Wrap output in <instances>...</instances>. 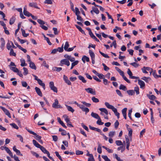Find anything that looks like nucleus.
I'll return each mask as SVG.
<instances>
[{
    "instance_id": "obj_1",
    "label": "nucleus",
    "mask_w": 161,
    "mask_h": 161,
    "mask_svg": "<svg viewBox=\"0 0 161 161\" xmlns=\"http://www.w3.org/2000/svg\"><path fill=\"white\" fill-rule=\"evenodd\" d=\"M54 102L52 104V107L55 108H62V107L58 104V101L57 99H55Z\"/></svg>"
},
{
    "instance_id": "obj_2",
    "label": "nucleus",
    "mask_w": 161,
    "mask_h": 161,
    "mask_svg": "<svg viewBox=\"0 0 161 161\" xmlns=\"http://www.w3.org/2000/svg\"><path fill=\"white\" fill-rule=\"evenodd\" d=\"M49 86L51 89L54 92L57 93L58 90L57 88L54 86V83L53 81H51L49 83Z\"/></svg>"
},
{
    "instance_id": "obj_3",
    "label": "nucleus",
    "mask_w": 161,
    "mask_h": 161,
    "mask_svg": "<svg viewBox=\"0 0 161 161\" xmlns=\"http://www.w3.org/2000/svg\"><path fill=\"white\" fill-rule=\"evenodd\" d=\"M63 64L66 65L68 66L70 65V63L67 59H63L60 61V63L59 65L61 66H62Z\"/></svg>"
},
{
    "instance_id": "obj_4",
    "label": "nucleus",
    "mask_w": 161,
    "mask_h": 161,
    "mask_svg": "<svg viewBox=\"0 0 161 161\" xmlns=\"http://www.w3.org/2000/svg\"><path fill=\"white\" fill-rule=\"evenodd\" d=\"M85 90L88 93H91L93 95H96V92L94 89L91 88H88L85 89Z\"/></svg>"
},
{
    "instance_id": "obj_5",
    "label": "nucleus",
    "mask_w": 161,
    "mask_h": 161,
    "mask_svg": "<svg viewBox=\"0 0 161 161\" xmlns=\"http://www.w3.org/2000/svg\"><path fill=\"white\" fill-rule=\"evenodd\" d=\"M27 130L30 134H32L34 135V136H35L36 137V139H41V138H42L41 136L37 135L36 133H35L34 132H33L31 130L29 129H27Z\"/></svg>"
},
{
    "instance_id": "obj_6",
    "label": "nucleus",
    "mask_w": 161,
    "mask_h": 161,
    "mask_svg": "<svg viewBox=\"0 0 161 161\" xmlns=\"http://www.w3.org/2000/svg\"><path fill=\"white\" fill-rule=\"evenodd\" d=\"M63 79L65 82L69 85H71V83L70 80H69L67 77L65 75H64L63 76Z\"/></svg>"
},
{
    "instance_id": "obj_7",
    "label": "nucleus",
    "mask_w": 161,
    "mask_h": 161,
    "mask_svg": "<svg viewBox=\"0 0 161 161\" xmlns=\"http://www.w3.org/2000/svg\"><path fill=\"white\" fill-rule=\"evenodd\" d=\"M137 81H138V84L140 86V87L141 88H142L145 86L144 82L140 79H138Z\"/></svg>"
},
{
    "instance_id": "obj_8",
    "label": "nucleus",
    "mask_w": 161,
    "mask_h": 161,
    "mask_svg": "<svg viewBox=\"0 0 161 161\" xmlns=\"http://www.w3.org/2000/svg\"><path fill=\"white\" fill-rule=\"evenodd\" d=\"M35 90L37 94L40 97H42V95L40 89L37 87H35Z\"/></svg>"
},
{
    "instance_id": "obj_9",
    "label": "nucleus",
    "mask_w": 161,
    "mask_h": 161,
    "mask_svg": "<svg viewBox=\"0 0 161 161\" xmlns=\"http://www.w3.org/2000/svg\"><path fill=\"white\" fill-rule=\"evenodd\" d=\"M13 149L14 151L16 153L17 155H20L21 156H23L22 154L21 153L20 151L16 149L15 146H14L13 147Z\"/></svg>"
},
{
    "instance_id": "obj_10",
    "label": "nucleus",
    "mask_w": 161,
    "mask_h": 161,
    "mask_svg": "<svg viewBox=\"0 0 161 161\" xmlns=\"http://www.w3.org/2000/svg\"><path fill=\"white\" fill-rule=\"evenodd\" d=\"M127 110V108H125L123 109L122 110V114L124 117V118L125 119H126V111Z\"/></svg>"
},
{
    "instance_id": "obj_11",
    "label": "nucleus",
    "mask_w": 161,
    "mask_h": 161,
    "mask_svg": "<svg viewBox=\"0 0 161 161\" xmlns=\"http://www.w3.org/2000/svg\"><path fill=\"white\" fill-rule=\"evenodd\" d=\"M4 149L11 157H13V154L12 153L8 147H4Z\"/></svg>"
},
{
    "instance_id": "obj_12",
    "label": "nucleus",
    "mask_w": 161,
    "mask_h": 161,
    "mask_svg": "<svg viewBox=\"0 0 161 161\" xmlns=\"http://www.w3.org/2000/svg\"><path fill=\"white\" fill-rule=\"evenodd\" d=\"M89 128L92 130L96 131L100 133H102V131L99 128L93 127L91 126H89Z\"/></svg>"
},
{
    "instance_id": "obj_13",
    "label": "nucleus",
    "mask_w": 161,
    "mask_h": 161,
    "mask_svg": "<svg viewBox=\"0 0 161 161\" xmlns=\"http://www.w3.org/2000/svg\"><path fill=\"white\" fill-rule=\"evenodd\" d=\"M91 115L92 117H93L95 119H100V117L99 116V115L95 113H94L93 112H92V113L91 114Z\"/></svg>"
},
{
    "instance_id": "obj_14",
    "label": "nucleus",
    "mask_w": 161,
    "mask_h": 161,
    "mask_svg": "<svg viewBox=\"0 0 161 161\" xmlns=\"http://www.w3.org/2000/svg\"><path fill=\"white\" fill-rule=\"evenodd\" d=\"M38 83L40 86H42L43 89L45 90V84L41 80H38L37 81Z\"/></svg>"
},
{
    "instance_id": "obj_15",
    "label": "nucleus",
    "mask_w": 161,
    "mask_h": 161,
    "mask_svg": "<svg viewBox=\"0 0 161 161\" xmlns=\"http://www.w3.org/2000/svg\"><path fill=\"white\" fill-rule=\"evenodd\" d=\"M82 60L84 63H85V60L87 62H88L90 61L89 58L85 55L83 56Z\"/></svg>"
},
{
    "instance_id": "obj_16",
    "label": "nucleus",
    "mask_w": 161,
    "mask_h": 161,
    "mask_svg": "<svg viewBox=\"0 0 161 161\" xmlns=\"http://www.w3.org/2000/svg\"><path fill=\"white\" fill-rule=\"evenodd\" d=\"M32 142L34 145L38 148H40L42 146L35 140H33Z\"/></svg>"
},
{
    "instance_id": "obj_17",
    "label": "nucleus",
    "mask_w": 161,
    "mask_h": 161,
    "mask_svg": "<svg viewBox=\"0 0 161 161\" xmlns=\"http://www.w3.org/2000/svg\"><path fill=\"white\" fill-rule=\"evenodd\" d=\"M29 66L30 67L33 69H34L35 70H36V66L35 65V64H34L33 62H30V63H29Z\"/></svg>"
},
{
    "instance_id": "obj_18",
    "label": "nucleus",
    "mask_w": 161,
    "mask_h": 161,
    "mask_svg": "<svg viewBox=\"0 0 161 161\" xmlns=\"http://www.w3.org/2000/svg\"><path fill=\"white\" fill-rule=\"evenodd\" d=\"M147 96L148 97L149 99L151 100H154L156 99V97L153 95H150L147 94Z\"/></svg>"
},
{
    "instance_id": "obj_19",
    "label": "nucleus",
    "mask_w": 161,
    "mask_h": 161,
    "mask_svg": "<svg viewBox=\"0 0 161 161\" xmlns=\"http://www.w3.org/2000/svg\"><path fill=\"white\" fill-rule=\"evenodd\" d=\"M99 110L102 112L104 113L106 115H108V112L107 110L104 108H101L99 109Z\"/></svg>"
},
{
    "instance_id": "obj_20",
    "label": "nucleus",
    "mask_w": 161,
    "mask_h": 161,
    "mask_svg": "<svg viewBox=\"0 0 161 161\" xmlns=\"http://www.w3.org/2000/svg\"><path fill=\"white\" fill-rule=\"evenodd\" d=\"M57 120L59 124H60L64 127L65 128H67L66 126L64 125L63 122L61 121L60 118L59 117H58L57 118Z\"/></svg>"
},
{
    "instance_id": "obj_21",
    "label": "nucleus",
    "mask_w": 161,
    "mask_h": 161,
    "mask_svg": "<svg viewBox=\"0 0 161 161\" xmlns=\"http://www.w3.org/2000/svg\"><path fill=\"white\" fill-rule=\"evenodd\" d=\"M0 40L1 42V47L2 49H3L5 44V42L3 38H1Z\"/></svg>"
},
{
    "instance_id": "obj_22",
    "label": "nucleus",
    "mask_w": 161,
    "mask_h": 161,
    "mask_svg": "<svg viewBox=\"0 0 161 161\" xmlns=\"http://www.w3.org/2000/svg\"><path fill=\"white\" fill-rule=\"evenodd\" d=\"M89 53L91 57V59L95 58V54L92 50H89Z\"/></svg>"
},
{
    "instance_id": "obj_23",
    "label": "nucleus",
    "mask_w": 161,
    "mask_h": 161,
    "mask_svg": "<svg viewBox=\"0 0 161 161\" xmlns=\"http://www.w3.org/2000/svg\"><path fill=\"white\" fill-rule=\"evenodd\" d=\"M65 105L66 106V107H67L68 110L69 111H70V112H71L72 113H73L74 112V111H75L74 109H73L72 108V107H71V106H68V105H67L66 104H65Z\"/></svg>"
},
{
    "instance_id": "obj_24",
    "label": "nucleus",
    "mask_w": 161,
    "mask_h": 161,
    "mask_svg": "<svg viewBox=\"0 0 161 161\" xmlns=\"http://www.w3.org/2000/svg\"><path fill=\"white\" fill-rule=\"evenodd\" d=\"M75 27H76V28L78 29V30L82 34H84L85 35V32L84 30L82 29L81 28L80 26H79L77 25H75Z\"/></svg>"
},
{
    "instance_id": "obj_25",
    "label": "nucleus",
    "mask_w": 161,
    "mask_h": 161,
    "mask_svg": "<svg viewBox=\"0 0 161 161\" xmlns=\"http://www.w3.org/2000/svg\"><path fill=\"white\" fill-rule=\"evenodd\" d=\"M29 6L31 7H34L36 8H39L37 6V4L36 3H30L29 4Z\"/></svg>"
},
{
    "instance_id": "obj_26",
    "label": "nucleus",
    "mask_w": 161,
    "mask_h": 161,
    "mask_svg": "<svg viewBox=\"0 0 161 161\" xmlns=\"http://www.w3.org/2000/svg\"><path fill=\"white\" fill-rule=\"evenodd\" d=\"M15 20V18L14 16H12L11 18H10L9 21V24L10 25H12L13 24Z\"/></svg>"
},
{
    "instance_id": "obj_27",
    "label": "nucleus",
    "mask_w": 161,
    "mask_h": 161,
    "mask_svg": "<svg viewBox=\"0 0 161 161\" xmlns=\"http://www.w3.org/2000/svg\"><path fill=\"white\" fill-rule=\"evenodd\" d=\"M92 9L93 10L94 12L96 14H98L99 13V11L98 9L95 7H92Z\"/></svg>"
},
{
    "instance_id": "obj_28",
    "label": "nucleus",
    "mask_w": 161,
    "mask_h": 161,
    "mask_svg": "<svg viewBox=\"0 0 161 161\" xmlns=\"http://www.w3.org/2000/svg\"><path fill=\"white\" fill-rule=\"evenodd\" d=\"M10 69L14 72L16 73L19 71V69L16 67H10Z\"/></svg>"
},
{
    "instance_id": "obj_29",
    "label": "nucleus",
    "mask_w": 161,
    "mask_h": 161,
    "mask_svg": "<svg viewBox=\"0 0 161 161\" xmlns=\"http://www.w3.org/2000/svg\"><path fill=\"white\" fill-rule=\"evenodd\" d=\"M127 92L129 95H133L135 94V92L133 90H128Z\"/></svg>"
},
{
    "instance_id": "obj_30",
    "label": "nucleus",
    "mask_w": 161,
    "mask_h": 161,
    "mask_svg": "<svg viewBox=\"0 0 161 161\" xmlns=\"http://www.w3.org/2000/svg\"><path fill=\"white\" fill-rule=\"evenodd\" d=\"M132 112V109H130L129 110V112L128 113V116L129 117L130 119H131L132 121H134L135 122L134 120L132 119L131 116V114Z\"/></svg>"
},
{
    "instance_id": "obj_31",
    "label": "nucleus",
    "mask_w": 161,
    "mask_h": 161,
    "mask_svg": "<svg viewBox=\"0 0 161 161\" xmlns=\"http://www.w3.org/2000/svg\"><path fill=\"white\" fill-rule=\"evenodd\" d=\"M78 78L79 79L81 80L83 83H85L86 82V81L85 80V78L83 76L80 75L78 76Z\"/></svg>"
},
{
    "instance_id": "obj_32",
    "label": "nucleus",
    "mask_w": 161,
    "mask_h": 161,
    "mask_svg": "<svg viewBox=\"0 0 161 161\" xmlns=\"http://www.w3.org/2000/svg\"><path fill=\"white\" fill-rule=\"evenodd\" d=\"M141 79L145 81L146 82H148V81L151 80V79L150 77H147L145 76L141 78Z\"/></svg>"
},
{
    "instance_id": "obj_33",
    "label": "nucleus",
    "mask_w": 161,
    "mask_h": 161,
    "mask_svg": "<svg viewBox=\"0 0 161 161\" xmlns=\"http://www.w3.org/2000/svg\"><path fill=\"white\" fill-rule=\"evenodd\" d=\"M20 61L21 62V66L22 67H24L26 66V64L25 63V60L24 59H21L20 60Z\"/></svg>"
},
{
    "instance_id": "obj_34",
    "label": "nucleus",
    "mask_w": 161,
    "mask_h": 161,
    "mask_svg": "<svg viewBox=\"0 0 161 161\" xmlns=\"http://www.w3.org/2000/svg\"><path fill=\"white\" fill-rule=\"evenodd\" d=\"M139 88L138 86H136L134 87V91L136 92V95H138L140 93V92L139 91Z\"/></svg>"
},
{
    "instance_id": "obj_35",
    "label": "nucleus",
    "mask_w": 161,
    "mask_h": 161,
    "mask_svg": "<svg viewBox=\"0 0 161 161\" xmlns=\"http://www.w3.org/2000/svg\"><path fill=\"white\" fill-rule=\"evenodd\" d=\"M10 50V52L9 53V55L10 56H16V54L14 52L13 49L12 48H11Z\"/></svg>"
},
{
    "instance_id": "obj_36",
    "label": "nucleus",
    "mask_w": 161,
    "mask_h": 161,
    "mask_svg": "<svg viewBox=\"0 0 161 161\" xmlns=\"http://www.w3.org/2000/svg\"><path fill=\"white\" fill-rule=\"evenodd\" d=\"M97 151L98 153L100 154L102 152L101 145L100 144H98Z\"/></svg>"
},
{
    "instance_id": "obj_37",
    "label": "nucleus",
    "mask_w": 161,
    "mask_h": 161,
    "mask_svg": "<svg viewBox=\"0 0 161 161\" xmlns=\"http://www.w3.org/2000/svg\"><path fill=\"white\" fill-rule=\"evenodd\" d=\"M22 36L24 37H26L29 35V34H26L25 30L21 29Z\"/></svg>"
},
{
    "instance_id": "obj_38",
    "label": "nucleus",
    "mask_w": 161,
    "mask_h": 161,
    "mask_svg": "<svg viewBox=\"0 0 161 161\" xmlns=\"http://www.w3.org/2000/svg\"><path fill=\"white\" fill-rule=\"evenodd\" d=\"M105 105L108 108L111 109L113 106L110 105L109 103L107 102L105 103Z\"/></svg>"
},
{
    "instance_id": "obj_39",
    "label": "nucleus",
    "mask_w": 161,
    "mask_h": 161,
    "mask_svg": "<svg viewBox=\"0 0 161 161\" xmlns=\"http://www.w3.org/2000/svg\"><path fill=\"white\" fill-rule=\"evenodd\" d=\"M11 41H8V42L7 44V48L8 50H10L11 47Z\"/></svg>"
},
{
    "instance_id": "obj_40",
    "label": "nucleus",
    "mask_w": 161,
    "mask_h": 161,
    "mask_svg": "<svg viewBox=\"0 0 161 161\" xmlns=\"http://www.w3.org/2000/svg\"><path fill=\"white\" fill-rule=\"evenodd\" d=\"M92 101L95 103H97L99 102V99L96 98L95 97H93L92 98Z\"/></svg>"
},
{
    "instance_id": "obj_41",
    "label": "nucleus",
    "mask_w": 161,
    "mask_h": 161,
    "mask_svg": "<svg viewBox=\"0 0 161 161\" xmlns=\"http://www.w3.org/2000/svg\"><path fill=\"white\" fill-rule=\"evenodd\" d=\"M69 46V44L68 42H66L65 43V45L64 47V50L66 51L68 48Z\"/></svg>"
},
{
    "instance_id": "obj_42",
    "label": "nucleus",
    "mask_w": 161,
    "mask_h": 161,
    "mask_svg": "<svg viewBox=\"0 0 161 161\" xmlns=\"http://www.w3.org/2000/svg\"><path fill=\"white\" fill-rule=\"evenodd\" d=\"M119 89L120 90H122L124 91H125L127 90L126 87L124 85L121 84L119 86Z\"/></svg>"
},
{
    "instance_id": "obj_43",
    "label": "nucleus",
    "mask_w": 161,
    "mask_h": 161,
    "mask_svg": "<svg viewBox=\"0 0 161 161\" xmlns=\"http://www.w3.org/2000/svg\"><path fill=\"white\" fill-rule=\"evenodd\" d=\"M63 45L64 44H63L61 47H58L57 49L58 51L60 53H62L63 51Z\"/></svg>"
},
{
    "instance_id": "obj_44",
    "label": "nucleus",
    "mask_w": 161,
    "mask_h": 161,
    "mask_svg": "<svg viewBox=\"0 0 161 161\" xmlns=\"http://www.w3.org/2000/svg\"><path fill=\"white\" fill-rule=\"evenodd\" d=\"M81 103L86 107H90L91 106V104L89 103H86L85 101H82Z\"/></svg>"
},
{
    "instance_id": "obj_45",
    "label": "nucleus",
    "mask_w": 161,
    "mask_h": 161,
    "mask_svg": "<svg viewBox=\"0 0 161 161\" xmlns=\"http://www.w3.org/2000/svg\"><path fill=\"white\" fill-rule=\"evenodd\" d=\"M40 149L44 153H46L48 151L43 147L42 146L41 147Z\"/></svg>"
},
{
    "instance_id": "obj_46",
    "label": "nucleus",
    "mask_w": 161,
    "mask_h": 161,
    "mask_svg": "<svg viewBox=\"0 0 161 161\" xmlns=\"http://www.w3.org/2000/svg\"><path fill=\"white\" fill-rule=\"evenodd\" d=\"M115 69H119V70H118V71L120 75H121L122 76L124 75V72L121 70L120 69H119L118 67H115Z\"/></svg>"
},
{
    "instance_id": "obj_47",
    "label": "nucleus",
    "mask_w": 161,
    "mask_h": 161,
    "mask_svg": "<svg viewBox=\"0 0 161 161\" xmlns=\"http://www.w3.org/2000/svg\"><path fill=\"white\" fill-rule=\"evenodd\" d=\"M23 69L24 71V72L23 73L24 75H26L28 73V71L27 69L26 68L24 67L23 68Z\"/></svg>"
},
{
    "instance_id": "obj_48",
    "label": "nucleus",
    "mask_w": 161,
    "mask_h": 161,
    "mask_svg": "<svg viewBox=\"0 0 161 161\" xmlns=\"http://www.w3.org/2000/svg\"><path fill=\"white\" fill-rule=\"evenodd\" d=\"M37 21L41 25H44L45 24L44 21L40 19H38Z\"/></svg>"
},
{
    "instance_id": "obj_49",
    "label": "nucleus",
    "mask_w": 161,
    "mask_h": 161,
    "mask_svg": "<svg viewBox=\"0 0 161 161\" xmlns=\"http://www.w3.org/2000/svg\"><path fill=\"white\" fill-rule=\"evenodd\" d=\"M98 120L97 121V124L98 125H102L104 123L103 122H102L101 121V118H100V119H97Z\"/></svg>"
},
{
    "instance_id": "obj_50",
    "label": "nucleus",
    "mask_w": 161,
    "mask_h": 161,
    "mask_svg": "<svg viewBox=\"0 0 161 161\" xmlns=\"http://www.w3.org/2000/svg\"><path fill=\"white\" fill-rule=\"evenodd\" d=\"M18 41L20 42L21 44H23L25 42H26L27 41L26 40H23L21 39L19 37L17 38Z\"/></svg>"
},
{
    "instance_id": "obj_51",
    "label": "nucleus",
    "mask_w": 161,
    "mask_h": 161,
    "mask_svg": "<svg viewBox=\"0 0 161 161\" xmlns=\"http://www.w3.org/2000/svg\"><path fill=\"white\" fill-rule=\"evenodd\" d=\"M99 52L100 53V54L101 55H102L104 57H105V58H109V56L107 54H105L102 53L100 51H99Z\"/></svg>"
},
{
    "instance_id": "obj_52",
    "label": "nucleus",
    "mask_w": 161,
    "mask_h": 161,
    "mask_svg": "<svg viewBox=\"0 0 161 161\" xmlns=\"http://www.w3.org/2000/svg\"><path fill=\"white\" fill-rule=\"evenodd\" d=\"M115 131H110L109 133L108 136L111 137H112L115 135Z\"/></svg>"
},
{
    "instance_id": "obj_53",
    "label": "nucleus",
    "mask_w": 161,
    "mask_h": 161,
    "mask_svg": "<svg viewBox=\"0 0 161 161\" xmlns=\"http://www.w3.org/2000/svg\"><path fill=\"white\" fill-rule=\"evenodd\" d=\"M132 66L135 68H136L139 66V64L136 63V62H133L130 64Z\"/></svg>"
},
{
    "instance_id": "obj_54",
    "label": "nucleus",
    "mask_w": 161,
    "mask_h": 161,
    "mask_svg": "<svg viewBox=\"0 0 161 161\" xmlns=\"http://www.w3.org/2000/svg\"><path fill=\"white\" fill-rule=\"evenodd\" d=\"M102 157L105 161H111L107 156L102 155Z\"/></svg>"
},
{
    "instance_id": "obj_55",
    "label": "nucleus",
    "mask_w": 161,
    "mask_h": 161,
    "mask_svg": "<svg viewBox=\"0 0 161 161\" xmlns=\"http://www.w3.org/2000/svg\"><path fill=\"white\" fill-rule=\"evenodd\" d=\"M53 0H45L44 3L52 4L53 3Z\"/></svg>"
},
{
    "instance_id": "obj_56",
    "label": "nucleus",
    "mask_w": 161,
    "mask_h": 161,
    "mask_svg": "<svg viewBox=\"0 0 161 161\" xmlns=\"http://www.w3.org/2000/svg\"><path fill=\"white\" fill-rule=\"evenodd\" d=\"M102 65L103 66V69L104 70L107 71L109 69V68L108 67L104 64L103 63Z\"/></svg>"
},
{
    "instance_id": "obj_57",
    "label": "nucleus",
    "mask_w": 161,
    "mask_h": 161,
    "mask_svg": "<svg viewBox=\"0 0 161 161\" xmlns=\"http://www.w3.org/2000/svg\"><path fill=\"white\" fill-rule=\"evenodd\" d=\"M90 158H89L88 161H94L93 155L92 154L90 155Z\"/></svg>"
},
{
    "instance_id": "obj_58",
    "label": "nucleus",
    "mask_w": 161,
    "mask_h": 161,
    "mask_svg": "<svg viewBox=\"0 0 161 161\" xmlns=\"http://www.w3.org/2000/svg\"><path fill=\"white\" fill-rule=\"evenodd\" d=\"M24 14L25 15L28 17L32 15V14L28 12V11H26L25 12H24Z\"/></svg>"
},
{
    "instance_id": "obj_59",
    "label": "nucleus",
    "mask_w": 161,
    "mask_h": 161,
    "mask_svg": "<svg viewBox=\"0 0 161 161\" xmlns=\"http://www.w3.org/2000/svg\"><path fill=\"white\" fill-rule=\"evenodd\" d=\"M55 153L56 155V156L61 161H62L63 160L61 156L59 155V153L58 152H55Z\"/></svg>"
},
{
    "instance_id": "obj_60",
    "label": "nucleus",
    "mask_w": 161,
    "mask_h": 161,
    "mask_svg": "<svg viewBox=\"0 0 161 161\" xmlns=\"http://www.w3.org/2000/svg\"><path fill=\"white\" fill-rule=\"evenodd\" d=\"M0 15H2L3 18L4 20H6L7 19L5 18V14L2 11H0Z\"/></svg>"
},
{
    "instance_id": "obj_61",
    "label": "nucleus",
    "mask_w": 161,
    "mask_h": 161,
    "mask_svg": "<svg viewBox=\"0 0 161 161\" xmlns=\"http://www.w3.org/2000/svg\"><path fill=\"white\" fill-rule=\"evenodd\" d=\"M0 108L4 112L5 114L9 112V111L7 109L3 107L0 106Z\"/></svg>"
},
{
    "instance_id": "obj_62",
    "label": "nucleus",
    "mask_w": 161,
    "mask_h": 161,
    "mask_svg": "<svg viewBox=\"0 0 161 161\" xmlns=\"http://www.w3.org/2000/svg\"><path fill=\"white\" fill-rule=\"evenodd\" d=\"M75 13L76 15V16L78 15H79V14H80V11H79L78 8L77 7H76L75 8Z\"/></svg>"
},
{
    "instance_id": "obj_63",
    "label": "nucleus",
    "mask_w": 161,
    "mask_h": 161,
    "mask_svg": "<svg viewBox=\"0 0 161 161\" xmlns=\"http://www.w3.org/2000/svg\"><path fill=\"white\" fill-rule=\"evenodd\" d=\"M129 131L128 136L129 137H131L132 134V130L131 129L129 128L128 130Z\"/></svg>"
},
{
    "instance_id": "obj_64",
    "label": "nucleus",
    "mask_w": 161,
    "mask_h": 161,
    "mask_svg": "<svg viewBox=\"0 0 161 161\" xmlns=\"http://www.w3.org/2000/svg\"><path fill=\"white\" fill-rule=\"evenodd\" d=\"M103 83L105 85H108L109 83H110V82H108L107 80L105 79L104 78H103Z\"/></svg>"
}]
</instances>
